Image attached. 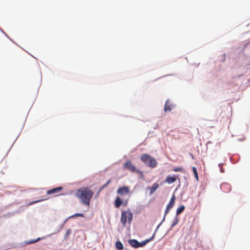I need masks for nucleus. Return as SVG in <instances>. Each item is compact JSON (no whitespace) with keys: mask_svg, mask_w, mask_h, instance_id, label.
Here are the masks:
<instances>
[{"mask_svg":"<svg viewBox=\"0 0 250 250\" xmlns=\"http://www.w3.org/2000/svg\"><path fill=\"white\" fill-rule=\"evenodd\" d=\"M93 194V191L89 188L83 187L77 191L76 196L83 205L89 206Z\"/></svg>","mask_w":250,"mask_h":250,"instance_id":"obj_1","label":"nucleus"},{"mask_svg":"<svg viewBox=\"0 0 250 250\" xmlns=\"http://www.w3.org/2000/svg\"><path fill=\"white\" fill-rule=\"evenodd\" d=\"M141 160L146 166L151 167H155L157 165V162L156 160L147 154H143L141 156Z\"/></svg>","mask_w":250,"mask_h":250,"instance_id":"obj_2","label":"nucleus"},{"mask_svg":"<svg viewBox=\"0 0 250 250\" xmlns=\"http://www.w3.org/2000/svg\"><path fill=\"white\" fill-rule=\"evenodd\" d=\"M132 217L133 214L129 210L123 211L122 212L121 221L123 225L125 226L127 222L129 224L131 223Z\"/></svg>","mask_w":250,"mask_h":250,"instance_id":"obj_3","label":"nucleus"},{"mask_svg":"<svg viewBox=\"0 0 250 250\" xmlns=\"http://www.w3.org/2000/svg\"><path fill=\"white\" fill-rule=\"evenodd\" d=\"M124 168L127 169L129 171L133 173L137 171L136 167L130 161H127L124 164Z\"/></svg>","mask_w":250,"mask_h":250,"instance_id":"obj_4","label":"nucleus"},{"mask_svg":"<svg viewBox=\"0 0 250 250\" xmlns=\"http://www.w3.org/2000/svg\"><path fill=\"white\" fill-rule=\"evenodd\" d=\"M117 193L121 196H123L125 194L129 193V189L126 186H123L118 188Z\"/></svg>","mask_w":250,"mask_h":250,"instance_id":"obj_5","label":"nucleus"},{"mask_svg":"<svg viewBox=\"0 0 250 250\" xmlns=\"http://www.w3.org/2000/svg\"><path fill=\"white\" fill-rule=\"evenodd\" d=\"M175 197L173 195L170 199V200L167 205L165 215L169 212V210L173 207L175 204Z\"/></svg>","mask_w":250,"mask_h":250,"instance_id":"obj_6","label":"nucleus"},{"mask_svg":"<svg viewBox=\"0 0 250 250\" xmlns=\"http://www.w3.org/2000/svg\"><path fill=\"white\" fill-rule=\"evenodd\" d=\"M220 188L222 191L225 193H229L231 189L230 185L227 183L222 184L221 185Z\"/></svg>","mask_w":250,"mask_h":250,"instance_id":"obj_7","label":"nucleus"},{"mask_svg":"<svg viewBox=\"0 0 250 250\" xmlns=\"http://www.w3.org/2000/svg\"><path fill=\"white\" fill-rule=\"evenodd\" d=\"M174 106L172 104L170 100L169 99L167 100L166 102L164 111L165 112L170 111L173 108Z\"/></svg>","mask_w":250,"mask_h":250,"instance_id":"obj_8","label":"nucleus"},{"mask_svg":"<svg viewBox=\"0 0 250 250\" xmlns=\"http://www.w3.org/2000/svg\"><path fill=\"white\" fill-rule=\"evenodd\" d=\"M178 178V176L176 175H174L172 176H168L166 178L165 181L166 183L170 184L174 183Z\"/></svg>","mask_w":250,"mask_h":250,"instance_id":"obj_9","label":"nucleus"},{"mask_svg":"<svg viewBox=\"0 0 250 250\" xmlns=\"http://www.w3.org/2000/svg\"><path fill=\"white\" fill-rule=\"evenodd\" d=\"M159 185L157 183H154L151 187H148L147 189L149 190V194L153 193L158 188Z\"/></svg>","mask_w":250,"mask_h":250,"instance_id":"obj_10","label":"nucleus"},{"mask_svg":"<svg viewBox=\"0 0 250 250\" xmlns=\"http://www.w3.org/2000/svg\"><path fill=\"white\" fill-rule=\"evenodd\" d=\"M62 187H58L55 188H53L52 189L49 190L47 191V194H56L60 191H61L62 189Z\"/></svg>","mask_w":250,"mask_h":250,"instance_id":"obj_11","label":"nucleus"},{"mask_svg":"<svg viewBox=\"0 0 250 250\" xmlns=\"http://www.w3.org/2000/svg\"><path fill=\"white\" fill-rule=\"evenodd\" d=\"M128 243L133 247L139 248V242L136 239H130L128 240Z\"/></svg>","mask_w":250,"mask_h":250,"instance_id":"obj_12","label":"nucleus"},{"mask_svg":"<svg viewBox=\"0 0 250 250\" xmlns=\"http://www.w3.org/2000/svg\"><path fill=\"white\" fill-rule=\"evenodd\" d=\"M122 203H123V202H122V199L120 198V197L117 196L116 198V199L115 201V207L117 208H119L121 206Z\"/></svg>","mask_w":250,"mask_h":250,"instance_id":"obj_13","label":"nucleus"},{"mask_svg":"<svg viewBox=\"0 0 250 250\" xmlns=\"http://www.w3.org/2000/svg\"><path fill=\"white\" fill-rule=\"evenodd\" d=\"M153 236H154V235L149 239H146L145 241L141 242V243L139 242V247H143L145 246L147 243H148L149 242H150V241H151L152 240Z\"/></svg>","mask_w":250,"mask_h":250,"instance_id":"obj_14","label":"nucleus"},{"mask_svg":"<svg viewBox=\"0 0 250 250\" xmlns=\"http://www.w3.org/2000/svg\"><path fill=\"white\" fill-rule=\"evenodd\" d=\"M185 207L184 205L179 207L176 210V214L179 215L185 209Z\"/></svg>","mask_w":250,"mask_h":250,"instance_id":"obj_15","label":"nucleus"},{"mask_svg":"<svg viewBox=\"0 0 250 250\" xmlns=\"http://www.w3.org/2000/svg\"><path fill=\"white\" fill-rule=\"evenodd\" d=\"M116 247L119 250H122L124 248L122 243L120 241H117L116 243Z\"/></svg>","mask_w":250,"mask_h":250,"instance_id":"obj_16","label":"nucleus"},{"mask_svg":"<svg viewBox=\"0 0 250 250\" xmlns=\"http://www.w3.org/2000/svg\"><path fill=\"white\" fill-rule=\"evenodd\" d=\"M192 170H193V172L194 174L195 178H196L197 181H198L199 178H198V172H197V170L196 168L194 167H193Z\"/></svg>","mask_w":250,"mask_h":250,"instance_id":"obj_17","label":"nucleus"},{"mask_svg":"<svg viewBox=\"0 0 250 250\" xmlns=\"http://www.w3.org/2000/svg\"><path fill=\"white\" fill-rule=\"evenodd\" d=\"M75 217H84V215L83 213H75L72 215H71L70 217V218H74Z\"/></svg>","mask_w":250,"mask_h":250,"instance_id":"obj_18","label":"nucleus"},{"mask_svg":"<svg viewBox=\"0 0 250 250\" xmlns=\"http://www.w3.org/2000/svg\"><path fill=\"white\" fill-rule=\"evenodd\" d=\"M173 171L174 172H183V168L181 167H176L173 169Z\"/></svg>","mask_w":250,"mask_h":250,"instance_id":"obj_19","label":"nucleus"},{"mask_svg":"<svg viewBox=\"0 0 250 250\" xmlns=\"http://www.w3.org/2000/svg\"><path fill=\"white\" fill-rule=\"evenodd\" d=\"M71 230L70 229H68L66 232V233H65V239H67L68 238L69 236L70 235V234H71Z\"/></svg>","mask_w":250,"mask_h":250,"instance_id":"obj_20","label":"nucleus"},{"mask_svg":"<svg viewBox=\"0 0 250 250\" xmlns=\"http://www.w3.org/2000/svg\"><path fill=\"white\" fill-rule=\"evenodd\" d=\"M178 219L177 217H176L173 221L172 227H174V226H175L178 223Z\"/></svg>","mask_w":250,"mask_h":250,"instance_id":"obj_21","label":"nucleus"},{"mask_svg":"<svg viewBox=\"0 0 250 250\" xmlns=\"http://www.w3.org/2000/svg\"><path fill=\"white\" fill-rule=\"evenodd\" d=\"M135 172L139 173L142 177H143L144 176V174H143V171H141L139 169H137V171Z\"/></svg>","mask_w":250,"mask_h":250,"instance_id":"obj_22","label":"nucleus"},{"mask_svg":"<svg viewBox=\"0 0 250 250\" xmlns=\"http://www.w3.org/2000/svg\"><path fill=\"white\" fill-rule=\"evenodd\" d=\"M41 239V238H38L37 239L35 240H33V241H31L29 242L30 244H31V243H35L37 241H38L39 240H40Z\"/></svg>","mask_w":250,"mask_h":250,"instance_id":"obj_23","label":"nucleus"},{"mask_svg":"<svg viewBox=\"0 0 250 250\" xmlns=\"http://www.w3.org/2000/svg\"><path fill=\"white\" fill-rule=\"evenodd\" d=\"M110 182V180L108 181L106 183V184L104 187L106 186L107 185L109 184Z\"/></svg>","mask_w":250,"mask_h":250,"instance_id":"obj_24","label":"nucleus"},{"mask_svg":"<svg viewBox=\"0 0 250 250\" xmlns=\"http://www.w3.org/2000/svg\"><path fill=\"white\" fill-rule=\"evenodd\" d=\"M43 200H39V201H34L33 202V203H37L38 202H40V201H42Z\"/></svg>","mask_w":250,"mask_h":250,"instance_id":"obj_25","label":"nucleus"},{"mask_svg":"<svg viewBox=\"0 0 250 250\" xmlns=\"http://www.w3.org/2000/svg\"><path fill=\"white\" fill-rule=\"evenodd\" d=\"M221 172H224V171H223V169H222V168H221Z\"/></svg>","mask_w":250,"mask_h":250,"instance_id":"obj_26","label":"nucleus"}]
</instances>
